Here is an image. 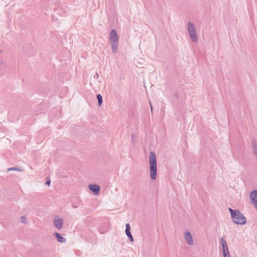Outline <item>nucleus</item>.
Segmentation results:
<instances>
[{
  "mask_svg": "<svg viewBox=\"0 0 257 257\" xmlns=\"http://www.w3.org/2000/svg\"><path fill=\"white\" fill-rule=\"evenodd\" d=\"M149 163L150 168V176L153 180L156 179L157 177V163L156 157L153 152L150 153Z\"/></svg>",
  "mask_w": 257,
  "mask_h": 257,
  "instance_id": "f257e3e1",
  "label": "nucleus"
},
{
  "mask_svg": "<svg viewBox=\"0 0 257 257\" xmlns=\"http://www.w3.org/2000/svg\"><path fill=\"white\" fill-rule=\"evenodd\" d=\"M109 39L111 43L112 49L113 51H115L117 49L118 43V36L115 31L112 30L110 32Z\"/></svg>",
  "mask_w": 257,
  "mask_h": 257,
  "instance_id": "7ed1b4c3",
  "label": "nucleus"
},
{
  "mask_svg": "<svg viewBox=\"0 0 257 257\" xmlns=\"http://www.w3.org/2000/svg\"><path fill=\"white\" fill-rule=\"evenodd\" d=\"M249 198L252 203L254 205L257 209V191H252L249 195Z\"/></svg>",
  "mask_w": 257,
  "mask_h": 257,
  "instance_id": "39448f33",
  "label": "nucleus"
},
{
  "mask_svg": "<svg viewBox=\"0 0 257 257\" xmlns=\"http://www.w3.org/2000/svg\"><path fill=\"white\" fill-rule=\"evenodd\" d=\"M50 183H51V181H50V180H49L47 181V182H46V184L49 186L50 184Z\"/></svg>",
  "mask_w": 257,
  "mask_h": 257,
  "instance_id": "4468645a",
  "label": "nucleus"
},
{
  "mask_svg": "<svg viewBox=\"0 0 257 257\" xmlns=\"http://www.w3.org/2000/svg\"><path fill=\"white\" fill-rule=\"evenodd\" d=\"M125 226H126V229H125L126 234L130 238V240L131 241H133L134 239H133V236L131 233V232H130L131 227H130L129 224H128V223L126 224Z\"/></svg>",
  "mask_w": 257,
  "mask_h": 257,
  "instance_id": "1a4fd4ad",
  "label": "nucleus"
},
{
  "mask_svg": "<svg viewBox=\"0 0 257 257\" xmlns=\"http://www.w3.org/2000/svg\"><path fill=\"white\" fill-rule=\"evenodd\" d=\"M97 98L98 101L99 105L100 106L102 102V96L100 94H98L97 95Z\"/></svg>",
  "mask_w": 257,
  "mask_h": 257,
  "instance_id": "f8f14e48",
  "label": "nucleus"
},
{
  "mask_svg": "<svg viewBox=\"0 0 257 257\" xmlns=\"http://www.w3.org/2000/svg\"><path fill=\"white\" fill-rule=\"evenodd\" d=\"M221 243H222V248H223V255L224 254V253H225V254L229 253L226 241L222 238H221Z\"/></svg>",
  "mask_w": 257,
  "mask_h": 257,
  "instance_id": "6e6552de",
  "label": "nucleus"
},
{
  "mask_svg": "<svg viewBox=\"0 0 257 257\" xmlns=\"http://www.w3.org/2000/svg\"><path fill=\"white\" fill-rule=\"evenodd\" d=\"M229 210L234 223L240 225L244 224L246 223V218L241 213L237 210H233L231 208H229Z\"/></svg>",
  "mask_w": 257,
  "mask_h": 257,
  "instance_id": "f03ea898",
  "label": "nucleus"
},
{
  "mask_svg": "<svg viewBox=\"0 0 257 257\" xmlns=\"http://www.w3.org/2000/svg\"><path fill=\"white\" fill-rule=\"evenodd\" d=\"M223 256H224V257H230V254H229V253H228V254L224 253Z\"/></svg>",
  "mask_w": 257,
  "mask_h": 257,
  "instance_id": "2eb2a0df",
  "label": "nucleus"
},
{
  "mask_svg": "<svg viewBox=\"0 0 257 257\" xmlns=\"http://www.w3.org/2000/svg\"><path fill=\"white\" fill-rule=\"evenodd\" d=\"M54 224L56 228L60 229L62 226L63 219L58 217H56L54 220Z\"/></svg>",
  "mask_w": 257,
  "mask_h": 257,
  "instance_id": "423d86ee",
  "label": "nucleus"
},
{
  "mask_svg": "<svg viewBox=\"0 0 257 257\" xmlns=\"http://www.w3.org/2000/svg\"><path fill=\"white\" fill-rule=\"evenodd\" d=\"M188 30L190 37L192 40L193 41L196 42L197 37L196 36L195 30L194 26L192 24L189 23L188 24Z\"/></svg>",
  "mask_w": 257,
  "mask_h": 257,
  "instance_id": "20e7f679",
  "label": "nucleus"
},
{
  "mask_svg": "<svg viewBox=\"0 0 257 257\" xmlns=\"http://www.w3.org/2000/svg\"><path fill=\"white\" fill-rule=\"evenodd\" d=\"M27 218L25 216H23L21 217V222L26 223L27 222Z\"/></svg>",
  "mask_w": 257,
  "mask_h": 257,
  "instance_id": "ddd939ff",
  "label": "nucleus"
},
{
  "mask_svg": "<svg viewBox=\"0 0 257 257\" xmlns=\"http://www.w3.org/2000/svg\"><path fill=\"white\" fill-rule=\"evenodd\" d=\"M89 189L92 192H94L95 194H98L99 191V187L96 185H91L89 186Z\"/></svg>",
  "mask_w": 257,
  "mask_h": 257,
  "instance_id": "9d476101",
  "label": "nucleus"
},
{
  "mask_svg": "<svg viewBox=\"0 0 257 257\" xmlns=\"http://www.w3.org/2000/svg\"><path fill=\"white\" fill-rule=\"evenodd\" d=\"M185 238L186 240L187 241L188 243L192 245L193 244V240L192 238V236L190 232H187L185 234Z\"/></svg>",
  "mask_w": 257,
  "mask_h": 257,
  "instance_id": "0eeeda50",
  "label": "nucleus"
},
{
  "mask_svg": "<svg viewBox=\"0 0 257 257\" xmlns=\"http://www.w3.org/2000/svg\"><path fill=\"white\" fill-rule=\"evenodd\" d=\"M11 170H17V169L14 168H9L8 169V171H11Z\"/></svg>",
  "mask_w": 257,
  "mask_h": 257,
  "instance_id": "dca6fc26",
  "label": "nucleus"
},
{
  "mask_svg": "<svg viewBox=\"0 0 257 257\" xmlns=\"http://www.w3.org/2000/svg\"><path fill=\"white\" fill-rule=\"evenodd\" d=\"M55 235L59 242H64L65 241V240H66L65 238L64 237L61 236L59 233H55Z\"/></svg>",
  "mask_w": 257,
  "mask_h": 257,
  "instance_id": "9b49d317",
  "label": "nucleus"
}]
</instances>
